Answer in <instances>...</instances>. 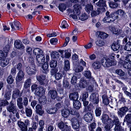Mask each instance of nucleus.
<instances>
[{"label":"nucleus","instance_id":"1","mask_svg":"<svg viewBox=\"0 0 131 131\" xmlns=\"http://www.w3.org/2000/svg\"><path fill=\"white\" fill-rule=\"evenodd\" d=\"M74 8L72 10L71 9H68L69 13L71 14L70 16L73 19H77V16H78L80 13V9H81V6L79 4H77L73 6Z\"/></svg>","mask_w":131,"mask_h":131},{"label":"nucleus","instance_id":"2","mask_svg":"<svg viewBox=\"0 0 131 131\" xmlns=\"http://www.w3.org/2000/svg\"><path fill=\"white\" fill-rule=\"evenodd\" d=\"M115 15L114 13H110L108 11H107L106 13V16L103 18V21L104 22L110 23L114 21L116 19H118V16L117 15L114 17Z\"/></svg>","mask_w":131,"mask_h":131},{"label":"nucleus","instance_id":"3","mask_svg":"<svg viewBox=\"0 0 131 131\" xmlns=\"http://www.w3.org/2000/svg\"><path fill=\"white\" fill-rule=\"evenodd\" d=\"M114 119L111 121V123L112 125H115V131H123L124 129L121 126V123L118 118L115 116Z\"/></svg>","mask_w":131,"mask_h":131},{"label":"nucleus","instance_id":"4","mask_svg":"<svg viewBox=\"0 0 131 131\" xmlns=\"http://www.w3.org/2000/svg\"><path fill=\"white\" fill-rule=\"evenodd\" d=\"M81 118L80 117H74L71 120L72 126L74 129H79L81 125Z\"/></svg>","mask_w":131,"mask_h":131},{"label":"nucleus","instance_id":"5","mask_svg":"<svg viewBox=\"0 0 131 131\" xmlns=\"http://www.w3.org/2000/svg\"><path fill=\"white\" fill-rule=\"evenodd\" d=\"M102 65L105 67H109L112 66L116 64L113 61H111L108 58H104L101 60Z\"/></svg>","mask_w":131,"mask_h":131},{"label":"nucleus","instance_id":"6","mask_svg":"<svg viewBox=\"0 0 131 131\" xmlns=\"http://www.w3.org/2000/svg\"><path fill=\"white\" fill-rule=\"evenodd\" d=\"M89 100L95 105H98L99 101L98 95L95 93H92L90 96Z\"/></svg>","mask_w":131,"mask_h":131},{"label":"nucleus","instance_id":"7","mask_svg":"<svg viewBox=\"0 0 131 131\" xmlns=\"http://www.w3.org/2000/svg\"><path fill=\"white\" fill-rule=\"evenodd\" d=\"M36 70V66L33 63L30 65L26 68V71L29 75L35 74Z\"/></svg>","mask_w":131,"mask_h":131},{"label":"nucleus","instance_id":"8","mask_svg":"<svg viewBox=\"0 0 131 131\" xmlns=\"http://www.w3.org/2000/svg\"><path fill=\"white\" fill-rule=\"evenodd\" d=\"M32 98V96L30 95L29 93L26 94L25 96L24 95L23 97V102L24 106H27L28 105V102L31 101Z\"/></svg>","mask_w":131,"mask_h":131},{"label":"nucleus","instance_id":"9","mask_svg":"<svg viewBox=\"0 0 131 131\" xmlns=\"http://www.w3.org/2000/svg\"><path fill=\"white\" fill-rule=\"evenodd\" d=\"M7 109L9 112L12 113L13 114L16 113L18 110L16 105L12 103V101L10 102V105L7 107Z\"/></svg>","mask_w":131,"mask_h":131},{"label":"nucleus","instance_id":"10","mask_svg":"<svg viewBox=\"0 0 131 131\" xmlns=\"http://www.w3.org/2000/svg\"><path fill=\"white\" fill-rule=\"evenodd\" d=\"M84 75L89 79V82L92 84H93L95 82V80L94 78L92 77L91 73L89 71H86L84 72Z\"/></svg>","mask_w":131,"mask_h":131},{"label":"nucleus","instance_id":"11","mask_svg":"<svg viewBox=\"0 0 131 131\" xmlns=\"http://www.w3.org/2000/svg\"><path fill=\"white\" fill-rule=\"evenodd\" d=\"M37 80L39 82V84L41 85L46 86V84L45 81L46 79V76L45 75H37L36 77Z\"/></svg>","mask_w":131,"mask_h":131},{"label":"nucleus","instance_id":"12","mask_svg":"<svg viewBox=\"0 0 131 131\" xmlns=\"http://www.w3.org/2000/svg\"><path fill=\"white\" fill-rule=\"evenodd\" d=\"M128 110V108L125 106L120 108L117 112L118 116L122 118Z\"/></svg>","mask_w":131,"mask_h":131},{"label":"nucleus","instance_id":"13","mask_svg":"<svg viewBox=\"0 0 131 131\" xmlns=\"http://www.w3.org/2000/svg\"><path fill=\"white\" fill-rule=\"evenodd\" d=\"M11 27L12 31H14L16 30H18L19 28L20 24L18 21H15L10 24Z\"/></svg>","mask_w":131,"mask_h":131},{"label":"nucleus","instance_id":"14","mask_svg":"<svg viewBox=\"0 0 131 131\" xmlns=\"http://www.w3.org/2000/svg\"><path fill=\"white\" fill-rule=\"evenodd\" d=\"M24 74L23 71H19L16 78V83L19 82L24 79Z\"/></svg>","mask_w":131,"mask_h":131},{"label":"nucleus","instance_id":"15","mask_svg":"<svg viewBox=\"0 0 131 131\" xmlns=\"http://www.w3.org/2000/svg\"><path fill=\"white\" fill-rule=\"evenodd\" d=\"M71 108L63 109L61 110V115L64 117L67 118L70 114Z\"/></svg>","mask_w":131,"mask_h":131},{"label":"nucleus","instance_id":"16","mask_svg":"<svg viewBox=\"0 0 131 131\" xmlns=\"http://www.w3.org/2000/svg\"><path fill=\"white\" fill-rule=\"evenodd\" d=\"M23 92L22 90L20 93V91L18 89H16L13 91L12 97L14 99L17 98L18 97H20L22 95Z\"/></svg>","mask_w":131,"mask_h":131},{"label":"nucleus","instance_id":"17","mask_svg":"<svg viewBox=\"0 0 131 131\" xmlns=\"http://www.w3.org/2000/svg\"><path fill=\"white\" fill-rule=\"evenodd\" d=\"M36 58L37 61L39 64H42L45 61V57L42 53L37 55Z\"/></svg>","mask_w":131,"mask_h":131},{"label":"nucleus","instance_id":"18","mask_svg":"<svg viewBox=\"0 0 131 131\" xmlns=\"http://www.w3.org/2000/svg\"><path fill=\"white\" fill-rule=\"evenodd\" d=\"M14 44L15 47L17 49L22 50L24 48V46L20 40H16Z\"/></svg>","mask_w":131,"mask_h":131},{"label":"nucleus","instance_id":"19","mask_svg":"<svg viewBox=\"0 0 131 131\" xmlns=\"http://www.w3.org/2000/svg\"><path fill=\"white\" fill-rule=\"evenodd\" d=\"M115 73L118 75L122 77V79L123 80H126L127 78L126 75H125V73L121 69H117L115 70Z\"/></svg>","mask_w":131,"mask_h":131},{"label":"nucleus","instance_id":"20","mask_svg":"<svg viewBox=\"0 0 131 131\" xmlns=\"http://www.w3.org/2000/svg\"><path fill=\"white\" fill-rule=\"evenodd\" d=\"M13 40L11 39L10 40H9L8 41V44L5 46L3 48V51L6 53V55L9 52L10 46L11 45L12 43H13Z\"/></svg>","mask_w":131,"mask_h":131},{"label":"nucleus","instance_id":"21","mask_svg":"<svg viewBox=\"0 0 131 131\" xmlns=\"http://www.w3.org/2000/svg\"><path fill=\"white\" fill-rule=\"evenodd\" d=\"M45 93V90L43 88L42 86L39 87L35 90L36 94L39 96L43 95Z\"/></svg>","mask_w":131,"mask_h":131},{"label":"nucleus","instance_id":"22","mask_svg":"<svg viewBox=\"0 0 131 131\" xmlns=\"http://www.w3.org/2000/svg\"><path fill=\"white\" fill-rule=\"evenodd\" d=\"M96 36L99 38L103 39L107 38L108 36V35L103 32L98 31L96 32Z\"/></svg>","mask_w":131,"mask_h":131},{"label":"nucleus","instance_id":"23","mask_svg":"<svg viewBox=\"0 0 131 131\" xmlns=\"http://www.w3.org/2000/svg\"><path fill=\"white\" fill-rule=\"evenodd\" d=\"M79 96L78 92H75L71 93L69 94V97L70 99L74 101L77 100Z\"/></svg>","mask_w":131,"mask_h":131},{"label":"nucleus","instance_id":"24","mask_svg":"<svg viewBox=\"0 0 131 131\" xmlns=\"http://www.w3.org/2000/svg\"><path fill=\"white\" fill-rule=\"evenodd\" d=\"M84 119L88 122H89L92 120V114L90 113H88L85 115L84 117Z\"/></svg>","mask_w":131,"mask_h":131},{"label":"nucleus","instance_id":"25","mask_svg":"<svg viewBox=\"0 0 131 131\" xmlns=\"http://www.w3.org/2000/svg\"><path fill=\"white\" fill-rule=\"evenodd\" d=\"M81 77V75L80 73L76 74L72 77L71 79V83L72 85H75L77 84V79Z\"/></svg>","mask_w":131,"mask_h":131},{"label":"nucleus","instance_id":"26","mask_svg":"<svg viewBox=\"0 0 131 131\" xmlns=\"http://www.w3.org/2000/svg\"><path fill=\"white\" fill-rule=\"evenodd\" d=\"M101 119L102 120V123L105 124H107L108 122L111 120V119L109 118L108 115L106 114H103L102 115Z\"/></svg>","mask_w":131,"mask_h":131},{"label":"nucleus","instance_id":"27","mask_svg":"<svg viewBox=\"0 0 131 131\" xmlns=\"http://www.w3.org/2000/svg\"><path fill=\"white\" fill-rule=\"evenodd\" d=\"M124 122L127 123L129 126L131 125V113L128 114L125 116L124 120Z\"/></svg>","mask_w":131,"mask_h":131},{"label":"nucleus","instance_id":"28","mask_svg":"<svg viewBox=\"0 0 131 131\" xmlns=\"http://www.w3.org/2000/svg\"><path fill=\"white\" fill-rule=\"evenodd\" d=\"M48 94L52 99H53L56 98L57 96V92L56 90H49Z\"/></svg>","mask_w":131,"mask_h":131},{"label":"nucleus","instance_id":"29","mask_svg":"<svg viewBox=\"0 0 131 131\" xmlns=\"http://www.w3.org/2000/svg\"><path fill=\"white\" fill-rule=\"evenodd\" d=\"M18 124L19 126L21 128V130L22 131H27V126L25 125L24 123L23 122L18 121Z\"/></svg>","mask_w":131,"mask_h":131},{"label":"nucleus","instance_id":"30","mask_svg":"<svg viewBox=\"0 0 131 131\" xmlns=\"http://www.w3.org/2000/svg\"><path fill=\"white\" fill-rule=\"evenodd\" d=\"M89 82L83 79L81 80L80 83V86L81 88H84L88 85Z\"/></svg>","mask_w":131,"mask_h":131},{"label":"nucleus","instance_id":"31","mask_svg":"<svg viewBox=\"0 0 131 131\" xmlns=\"http://www.w3.org/2000/svg\"><path fill=\"white\" fill-rule=\"evenodd\" d=\"M121 64L123 65L124 67L126 69H128L131 68V63L123 60Z\"/></svg>","mask_w":131,"mask_h":131},{"label":"nucleus","instance_id":"32","mask_svg":"<svg viewBox=\"0 0 131 131\" xmlns=\"http://www.w3.org/2000/svg\"><path fill=\"white\" fill-rule=\"evenodd\" d=\"M101 9L98 8H97L96 10H92L91 12V16L92 17H95L97 15H99L101 13Z\"/></svg>","mask_w":131,"mask_h":131},{"label":"nucleus","instance_id":"33","mask_svg":"<svg viewBox=\"0 0 131 131\" xmlns=\"http://www.w3.org/2000/svg\"><path fill=\"white\" fill-rule=\"evenodd\" d=\"M112 49L114 51H116L118 50L120 47V45L118 42H114L111 46Z\"/></svg>","mask_w":131,"mask_h":131},{"label":"nucleus","instance_id":"34","mask_svg":"<svg viewBox=\"0 0 131 131\" xmlns=\"http://www.w3.org/2000/svg\"><path fill=\"white\" fill-rule=\"evenodd\" d=\"M93 6L91 4H88L85 6V10L86 12L89 14L93 9Z\"/></svg>","mask_w":131,"mask_h":131},{"label":"nucleus","instance_id":"35","mask_svg":"<svg viewBox=\"0 0 131 131\" xmlns=\"http://www.w3.org/2000/svg\"><path fill=\"white\" fill-rule=\"evenodd\" d=\"M92 66L93 68L95 70L99 69L101 67V64L100 62L98 61L94 62L92 64Z\"/></svg>","mask_w":131,"mask_h":131},{"label":"nucleus","instance_id":"36","mask_svg":"<svg viewBox=\"0 0 131 131\" xmlns=\"http://www.w3.org/2000/svg\"><path fill=\"white\" fill-rule=\"evenodd\" d=\"M0 60H1L0 65L2 67H4L9 63V60L7 59H2Z\"/></svg>","mask_w":131,"mask_h":131},{"label":"nucleus","instance_id":"37","mask_svg":"<svg viewBox=\"0 0 131 131\" xmlns=\"http://www.w3.org/2000/svg\"><path fill=\"white\" fill-rule=\"evenodd\" d=\"M31 81L30 79L28 78L25 81L24 85V89H27L30 86L31 84Z\"/></svg>","mask_w":131,"mask_h":131},{"label":"nucleus","instance_id":"38","mask_svg":"<svg viewBox=\"0 0 131 131\" xmlns=\"http://www.w3.org/2000/svg\"><path fill=\"white\" fill-rule=\"evenodd\" d=\"M73 106L76 109H80L81 106V103L79 101L77 100L73 101Z\"/></svg>","mask_w":131,"mask_h":131},{"label":"nucleus","instance_id":"39","mask_svg":"<svg viewBox=\"0 0 131 131\" xmlns=\"http://www.w3.org/2000/svg\"><path fill=\"white\" fill-rule=\"evenodd\" d=\"M70 68V65L69 61L68 60H66L64 61V69L66 71H69Z\"/></svg>","mask_w":131,"mask_h":131},{"label":"nucleus","instance_id":"40","mask_svg":"<svg viewBox=\"0 0 131 131\" xmlns=\"http://www.w3.org/2000/svg\"><path fill=\"white\" fill-rule=\"evenodd\" d=\"M106 1L105 0H100L99 1L96 3V5L99 7H104L106 6Z\"/></svg>","mask_w":131,"mask_h":131},{"label":"nucleus","instance_id":"41","mask_svg":"<svg viewBox=\"0 0 131 131\" xmlns=\"http://www.w3.org/2000/svg\"><path fill=\"white\" fill-rule=\"evenodd\" d=\"M20 62L17 65L16 67L17 69L19 70V71H22L23 67L22 63L24 62L23 60L21 58L20 59Z\"/></svg>","mask_w":131,"mask_h":131},{"label":"nucleus","instance_id":"42","mask_svg":"<svg viewBox=\"0 0 131 131\" xmlns=\"http://www.w3.org/2000/svg\"><path fill=\"white\" fill-rule=\"evenodd\" d=\"M47 113L50 114H55L57 111V108L56 107L52 108L47 109L46 110Z\"/></svg>","mask_w":131,"mask_h":131},{"label":"nucleus","instance_id":"43","mask_svg":"<svg viewBox=\"0 0 131 131\" xmlns=\"http://www.w3.org/2000/svg\"><path fill=\"white\" fill-rule=\"evenodd\" d=\"M48 64L47 63H45L42 67L43 69L42 72L46 74L47 73L48 71Z\"/></svg>","mask_w":131,"mask_h":131},{"label":"nucleus","instance_id":"44","mask_svg":"<svg viewBox=\"0 0 131 131\" xmlns=\"http://www.w3.org/2000/svg\"><path fill=\"white\" fill-rule=\"evenodd\" d=\"M124 49L128 51H131V42L129 41L127 42L125 46Z\"/></svg>","mask_w":131,"mask_h":131},{"label":"nucleus","instance_id":"45","mask_svg":"<svg viewBox=\"0 0 131 131\" xmlns=\"http://www.w3.org/2000/svg\"><path fill=\"white\" fill-rule=\"evenodd\" d=\"M114 15L117 14L118 16L119 15L121 16L122 17H123L124 16L125 13V12L123 10L121 9H119L117 11H116L115 13H114Z\"/></svg>","mask_w":131,"mask_h":131},{"label":"nucleus","instance_id":"46","mask_svg":"<svg viewBox=\"0 0 131 131\" xmlns=\"http://www.w3.org/2000/svg\"><path fill=\"white\" fill-rule=\"evenodd\" d=\"M25 112L27 116L30 117L32 113V110L30 108L26 107V108Z\"/></svg>","mask_w":131,"mask_h":131},{"label":"nucleus","instance_id":"47","mask_svg":"<svg viewBox=\"0 0 131 131\" xmlns=\"http://www.w3.org/2000/svg\"><path fill=\"white\" fill-rule=\"evenodd\" d=\"M103 103L106 105H107L109 103V100L108 98L105 95L102 96Z\"/></svg>","mask_w":131,"mask_h":131},{"label":"nucleus","instance_id":"48","mask_svg":"<svg viewBox=\"0 0 131 131\" xmlns=\"http://www.w3.org/2000/svg\"><path fill=\"white\" fill-rule=\"evenodd\" d=\"M89 96L88 93V92L85 91H84L82 93L81 97L82 100L86 99Z\"/></svg>","mask_w":131,"mask_h":131},{"label":"nucleus","instance_id":"49","mask_svg":"<svg viewBox=\"0 0 131 131\" xmlns=\"http://www.w3.org/2000/svg\"><path fill=\"white\" fill-rule=\"evenodd\" d=\"M116 2H110L109 5L110 7L112 8H115L117 7L118 6V4L116 3Z\"/></svg>","mask_w":131,"mask_h":131},{"label":"nucleus","instance_id":"50","mask_svg":"<svg viewBox=\"0 0 131 131\" xmlns=\"http://www.w3.org/2000/svg\"><path fill=\"white\" fill-rule=\"evenodd\" d=\"M43 52L42 50L38 48H36L33 50V53L35 55H39L40 54L42 53Z\"/></svg>","mask_w":131,"mask_h":131},{"label":"nucleus","instance_id":"51","mask_svg":"<svg viewBox=\"0 0 131 131\" xmlns=\"http://www.w3.org/2000/svg\"><path fill=\"white\" fill-rule=\"evenodd\" d=\"M112 30L113 32V33L116 34H119L122 32V30L119 29L118 28L113 27L112 28Z\"/></svg>","mask_w":131,"mask_h":131},{"label":"nucleus","instance_id":"52","mask_svg":"<svg viewBox=\"0 0 131 131\" xmlns=\"http://www.w3.org/2000/svg\"><path fill=\"white\" fill-rule=\"evenodd\" d=\"M50 67L51 68L56 67L57 66V62L56 60H52L49 63Z\"/></svg>","mask_w":131,"mask_h":131},{"label":"nucleus","instance_id":"53","mask_svg":"<svg viewBox=\"0 0 131 131\" xmlns=\"http://www.w3.org/2000/svg\"><path fill=\"white\" fill-rule=\"evenodd\" d=\"M39 102L41 105H45L47 102V99L46 96H43L40 99Z\"/></svg>","mask_w":131,"mask_h":131},{"label":"nucleus","instance_id":"54","mask_svg":"<svg viewBox=\"0 0 131 131\" xmlns=\"http://www.w3.org/2000/svg\"><path fill=\"white\" fill-rule=\"evenodd\" d=\"M100 39L97 38V40L96 41V43L97 45L101 47L104 45V43L103 40H100Z\"/></svg>","mask_w":131,"mask_h":131},{"label":"nucleus","instance_id":"55","mask_svg":"<svg viewBox=\"0 0 131 131\" xmlns=\"http://www.w3.org/2000/svg\"><path fill=\"white\" fill-rule=\"evenodd\" d=\"M95 111L96 116L97 117L100 116L102 112L101 108L99 107H97Z\"/></svg>","mask_w":131,"mask_h":131},{"label":"nucleus","instance_id":"56","mask_svg":"<svg viewBox=\"0 0 131 131\" xmlns=\"http://www.w3.org/2000/svg\"><path fill=\"white\" fill-rule=\"evenodd\" d=\"M109 58H108L111 60V61H114L113 62L115 64H116V62L115 59V54L114 53H112L109 55Z\"/></svg>","mask_w":131,"mask_h":131},{"label":"nucleus","instance_id":"57","mask_svg":"<svg viewBox=\"0 0 131 131\" xmlns=\"http://www.w3.org/2000/svg\"><path fill=\"white\" fill-rule=\"evenodd\" d=\"M14 81V79L12 75H10L8 77L7 79V81L9 84H12Z\"/></svg>","mask_w":131,"mask_h":131},{"label":"nucleus","instance_id":"58","mask_svg":"<svg viewBox=\"0 0 131 131\" xmlns=\"http://www.w3.org/2000/svg\"><path fill=\"white\" fill-rule=\"evenodd\" d=\"M58 8L60 10L63 12L66 9V6L64 4H60L58 6Z\"/></svg>","mask_w":131,"mask_h":131},{"label":"nucleus","instance_id":"59","mask_svg":"<svg viewBox=\"0 0 131 131\" xmlns=\"http://www.w3.org/2000/svg\"><path fill=\"white\" fill-rule=\"evenodd\" d=\"M8 104L9 102L7 100L4 99L0 101V105L2 106H4L8 105Z\"/></svg>","mask_w":131,"mask_h":131},{"label":"nucleus","instance_id":"60","mask_svg":"<svg viewBox=\"0 0 131 131\" xmlns=\"http://www.w3.org/2000/svg\"><path fill=\"white\" fill-rule=\"evenodd\" d=\"M59 53L57 52H52L51 54V57L53 58H57L59 57Z\"/></svg>","mask_w":131,"mask_h":131},{"label":"nucleus","instance_id":"61","mask_svg":"<svg viewBox=\"0 0 131 131\" xmlns=\"http://www.w3.org/2000/svg\"><path fill=\"white\" fill-rule=\"evenodd\" d=\"M62 77V75L61 73L58 72L55 74V77L57 80H59L61 79Z\"/></svg>","mask_w":131,"mask_h":131},{"label":"nucleus","instance_id":"62","mask_svg":"<svg viewBox=\"0 0 131 131\" xmlns=\"http://www.w3.org/2000/svg\"><path fill=\"white\" fill-rule=\"evenodd\" d=\"M52 68L50 70V73L52 75H53L57 73L58 71V68L57 67Z\"/></svg>","mask_w":131,"mask_h":131},{"label":"nucleus","instance_id":"63","mask_svg":"<svg viewBox=\"0 0 131 131\" xmlns=\"http://www.w3.org/2000/svg\"><path fill=\"white\" fill-rule=\"evenodd\" d=\"M83 69V67L81 66H78L75 67V71L76 72H81Z\"/></svg>","mask_w":131,"mask_h":131},{"label":"nucleus","instance_id":"64","mask_svg":"<svg viewBox=\"0 0 131 131\" xmlns=\"http://www.w3.org/2000/svg\"><path fill=\"white\" fill-rule=\"evenodd\" d=\"M88 16L85 13H83L80 17V19L82 21H84L88 18Z\"/></svg>","mask_w":131,"mask_h":131}]
</instances>
